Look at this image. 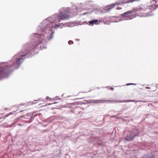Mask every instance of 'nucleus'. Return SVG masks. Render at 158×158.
<instances>
[{
	"mask_svg": "<svg viewBox=\"0 0 158 158\" xmlns=\"http://www.w3.org/2000/svg\"><path fill=\"white\" fill-rule=\"evenodd\" d=\"M139 133V131L137 129H133L129 131V134L127 135L125 139L127 141L131 140L133 139L135 136H138Z\"/></svg>",
	"mask_w": 158,
	"mask_h": 158,
	"instance_id": "nucleus-4",
	"label": "nucleus"
},
{
	"mask_svg": "<svg viewBox=\"0 0 158 158\" xmlns=\"http://www.w3.org/2000/svg\"><path fill=\"white\" fill-rule=\"evenodd\" d=\"M68 43L69 44L71 45L73 44V42L72 40H69L68 42Z\"/></svg>",
	"mask_w": 158,
	"mask_h": 158,
	"instance_id": "nucleus-11",
	"label": "nucleus"
},
{
	"mask_svg": "<svg viewBox=\"0 0 158 158\" xmlns=\"http://www.w3.org/2000/svg\"><path fill=\"white\" fill-rule=\"evenodd\" d=\"M118 21H116L115 22H118Z\"/></svg>",
	"mask_w": 158,
	"mask_h": 158,
	"instance_id": "nucleus-22",
	"label": "nucleus"
},
{
	"mask_svg": "<svg viewBox=\"0 0 158 158\" xmlns=\"http://www.w3.org/2000/svg\"><path fill=\"white\" fill-rule=\"evenodd\" d=\"M110 89H111V90H113L114 89V88H113V87H111V88H110Z\"/></svg>",
	"mask_w": 158,
	"mask_h": 158,
	"instance_id": "nucleus-16",
	"label": "nucleus"
},
{
	"mask_svg": "<svg viewBox=\"0 0 158 158\" xmlns=\"http://www.w3.org/2000/svg\"><path fill=\"white\" fill-rule=\"evenodd\" d=\"M32 119H33L32 118H31V119H30V120H31V121L30 122H31L32 121Z\"/></svg>",
	"mask_w": 158,
	"mask_h": 158,
	"instance_id": "nucleus-19",
	"label": "nucleus"
},
{
	"mask_svg": "<svg viewBox=\"0 0 158 158\" xmlns=\"http://www.w3.org/2000/svg\"><path fill=\"white\" fill-rule=\"evenodd\" d=\"M143 158H155L153 156H149L148 155H146L144 156Z\"/></svg>",
	"mask_w": 158,
	"mask_h": 158,
	"instance_id": "nucleus-9",
	"label": "nucleus"
},
{
	"mask_svg": "<svg viewBox=\"0 0 158 158\" xmlns=\"http://www.w3.org/2000/svg\"><path fill=\"white\" fill-rule=\"evenodd\" d=\"M98 20L96 19H93L88 22L90 25L93 26L94 24H98Z\"/></svg>",
	"mask_w": 158,
	"mask_h": 158,
	"instance_id": "nucleus-6",
	"label": "nucleus"
},
{
	"mask_svg": "<svg viewBox=\"0 0 158 158\" xmlns=\"http://www.w3.org/2000/svg\"><path fill=\"white\" fill-rule=\"evenodd\" d=\"M135 100H127L126 101H117V102H135Z\"/></svg>",
	"mask_w": 158,
	"mask_h": 158,
	"instance_id": "nucleus-8",
	"label": "nucleus"
},
{
	"mask_svg": "<svg viewBox=\"0 0 158 158\" xmlns=\"http://www.w3.org/2000/svg\"><path fill=\"white\" fill-rule=\"evenodd\" d=\"M46 48V47H44L43 48V46L40 47V48L41 50H43L44 48Z\"/></svg>",
	"mask_w": 158,
	"mask_h": 158,
	"instance_id": "nucleus-12",
	"label": "nucleus"
},
{
	"mask_svg": "<svg viewBox=\"0 0 158 158\" xmlns=\"http://www.w3.org/2000/svg\"><path fill=\"white\" fill-rule=\"evenodd\" d=\"M59 15L55 14L52 17H49L43 21L41 25L37 28V32L32 34L30 37L33 40L34 44L32 42L25 44L23 49L18 52L13 57L11 60L10 72L11 70H15L18 68L23 61L24 59L32 56L38 52L37 46L40 44H44L49 40L52 39L54 36L55 31L53 28L58 27L62 28L66 27V23L56 24L60 22V19L65 20L70 16L69 14L70 10L69 7H64L59 10ZM66 26L69 27L68 25Z\"/></svg>",
	"mask_w": 158,
	"mask_h": 158,
	"instance_id": "nucleus-1",
	"label": "nucleus"
},
{
	"mask_svg": "<svg viewBox=\"0 0 158 158\" xmlns=\"http://www.w3.org/2000/svg\"><path fill=\"white\" fill-rule=\"evenodd\" d=\"M136 85V84H135V83H127V84H126V85L127 86H128V85Z\"/></svg>",
	"mask_w": 158,
	"mask_h": 158,
	"instance_id": "nucleus-10",
	"label": "nucleus"
},
{
	"mask_svg": "<svg viewBox=\"0 0 158 158\" xmlns=\"http://www.w3.org/2000/svg\"><path fill=\"white\" fill-rule=\"evenodd\" d=\"M121 9V8H120V7H119L117 8V10H120Z\"/></svg>",
	"mask_w": 158,
	"mask_h": 158,
	"instance_id": "nucleus-14",
	"label": "nucleus"
},
{
	"mask_svg": "<svg viewBox=\"0 0 158 158\" xmlns=\"http://www.w3.org/2000/svg\"><path fill=\"white\" fill-rule=\"evenodd\" d=\"M145 88L146 89H149L150 88L149 87H145Z\"/></svg>",
	"mask_w": 158,
	"mask_h": 158,
	"instance_id": "nucleus-15",
	"label": "nucleus"
},
{
	"mask_svg": "<svg viewBox=\"0 0 158 158\" xmlns=\"http://www.w3.org/2000/svg\"><path fill=\"white\" fill-rule=\"evenodd\" d=\"M37 115V114H35V115H34V116L35 117Z\"/></svg>",
	"mask_w": 158,
	"mask_h": 158,
	"instance_id": "nucleus-21",
	"label": "nucleus"
},
{
	"mask_svg": "<svg viewBox=\"0 0 158 158\" xmlns=\"http://www.w3.org/2000/svg\"><path fill=\"white\" fill-rule=\"evenodd\" d=\"M14 112H10V114H14Z\"/></svg>",
	"mask_w": 158,
	"mask_h": 158,
	"instance_id": "nucleus-17",
	"label": "nucleus"
},
{
	"mask_svg": "<svg viewBox=\"0 0 158 158\" xmlns=\"http://www.w3.org/2000/svg\"><path fill=\"white\" fill-rule=\"evenodd\" d=\"M114 102V101L106 100H94L92 99L89 101V103H110Z\"/></svg>",
	"mask_w": 158,
	"mask_h": 158,
	"instance_id": "nucleus-5",
	"label": "nucleus"
},
{
	"mask_svg": "<svg viewBox=\"0 0 158 158\" xmlns=\"http://www.w3.org/2000/svg\"><path fill=\"white\" fill-rule=\"evenodd\" d=\"M143 10V9L140 7H138L137 8L131 10L130 11H126L122 14L121 16L123 17L126 18V19H122L120 21H123L125 20H128L131 19L133 18V17H132V15H135V13H136L137 11H140ZM135 16H134L133 18Z\"/></svg>",
	"mask_w": 158,
	"mask_h": 158,
	"instance_id": "nucleus-3",
	"label": "nucleus"
},
{
	"mask_svg": "<svg viewBox=\"0 0 158 158\" xmlns=\"http://www.w3.org/2000/svg\"><path fill=\"white\" fill-rule=\"evenodd\" d=\"M48 98H49V97H47V99H48Z\"/></svg>",
	"mask_w": 158,
	"mask_h": 158,
	"instance_id": "nucleus-20",
	"label": "nucleus"
},
{
	"mask_svg": "<svg viewBox=\"0 0 158 158\" xmlns=\"http://www.w3.org/2000/svg\"><path fill=\"white\" fill-rule=\"evenodd\" d=\"M83 5V4L80 3L78 6H75V8L77 11L80 12L84 10V8L82 7Z\"/></svg>",
	"mask_w": 158,
	"mask_h": 158,
	"instance_id": "nucleus-7",
	"label": "nucleus"
},
{
	"mask_svg": "<svg viewBox=\"0 0 158 158\" xmlns=\"http://www.w3.org/2000/svg\"><path fill=\"white\" fill-rule=\"evenodd\" d=\"M88 13H84L82 15H85L86 14H87Z\"/></svg>",
	"mask_w": 158,
	"mask_h": 158,
	"instance_id": "nucleus-18",
	"label": "nucleus"
},
{
	"mask_svg": "<svg viewBox=\"0 0 158 158\" xmlns=\"http://www.w3.org/2000/svg\"><path fill=\"white\" fill-rule=\"evenodd\" d=\"M9 115H10V114H9V113L7 114H6V117H7V116H9Z\"/></svg>",
	"mask_w": 158,
	"mask_h": 158,
	"instance_id": "nucleus-13",
	"label": "nucleus"
},
{
	"mask_svg": "<svg viewBox=\"0 0 158 158\" xmlns=\"http://www.w3.org/2000/svg\"><path fill=\"white\" fill-rule=\"evenodd\" d=\"M10 67V65L6 62L0 63V79L9 76Z\"/></svg>",
	"mask_w": 158,
	"mask_h": 158,
	"instance_id": "nucleus-2",
	"label": "nucleus"
}]
</instances>
